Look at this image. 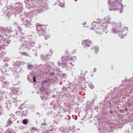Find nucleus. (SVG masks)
<instances>
[{
    "label": "nucleus",
    "mask_w": 133,
    "mask_h": 133,
    "mask_svg": "<svg viewBox=\"0 0 133 133\" xmlns=\"http://www.w3.org/2000/svg\"><path fill=\"white\" fill-rule=\"evenodd\" d=\"M57 65L59 66H61V65L62 64V63L61 62L59 61L57 62Z\"/></svg>",
    "instance_id": "54"
},
{
    "label": "nucleus",
    "mask_w": 133,
    "mask_h": 133,
    "mask_svg": "<svg viewBox=\"0 0 133 133\" xmlns=\"http://www.w3.org/2000/svg\"><path fill=\"white\" fill-rule=\"evenodd\" d=\"M97 95H94V98L92 100V102H91L90 103V101H88L87 102V104H88L89 105H92V104H93L94 103V101L97 98Z\"/></svg>",
    "instance_id": "22"
},
{
    "label": "nucleus",
    "mask_w": 133,
    "mask_h": 133,
    "mask_svg": "<svg viewBox=\"0 0 133 133\" xmlns=\"http://www.w3.org/2000/svg\"><path fill=\"white\" fill-rule=\"evenodd\" d=\"M13 25L17 28V26H19L18 23H14L13 24Z\"/></svg>",
    "instance_id": "41"
},
{
    "label": "nucleus",
    "mask_w": 133,
    "mask_h": 133,
    "mask_svg": "<svg viewBox=\"0 0 133 133\" xmlns=\"http://www.w3.org/2000/svg\"><path fill=\"white\" fill-rule=\"evenodd\" d=\"M33 48V49L32 50L33 51H34V49H35V50H37V47H36V46H34Z\"/></svg>",
    "instance_id": "60"
},
{
    "label": "nucleus",
    "mask_w": 133,
    "mask_h": 133,
    "mask_svg": "<svg viewBox=\"0 0 133 133\" xmlns=\"http://www.w3.org/2000/svg\"><path fill=\"white\" fill-rule=\"evenodd\" d=\"M22 39H21V42H24V43L21 46V49L24 50H29L34 44V43L31 41V37H30L21 36Z\"/></svg>",
    "instance_id": "4"
},
{
    "label": "nucleus",
    "mask_w": 133,
    "mask_h": 133,
    "mask_svg": "<svg viewBox=\"0 0 133 133\" xmlns=\"http://www.w3.org/2000/svg\"><path fill=\"white\" fill-rule=\"evenodd\" d=\"M12 123V122L11 121V120L9 118L5 126L6 127H8L10 126Z\"/></svg>",
    "instance_id": "26"
},
{
    "label": "nucleus",
    "mask_w": 133,
    "mask_h": 133,
    "mask_svg": "<svg viewBox=\"0 0 133 133\" xmlns=\"http://www.w3.org/2000/svg\"><path fill=\"white\" fill-rule=\"evenodd\" d=\"M37 27L36 29L37 30V34L39 36L45 35L46 33V27L43 25H41L39 24H36Z\"/></svg>",
    "instance_id": "9"
},
{
    "label": "nucleus",
    "mask_w": 133,
    "mask_h": 133,
    "mask_svg": "<svg viewBox=\"0 0 133 133\" xmlns=\"http://www.w3.org/2000/svg\"><path fill=\"white\" fill-rule=\"evenodd\" d=\"M10 116H11V117H10L9 118V119L11 120V121L12 122L16 120V118L14 115L12 114H11Z\"/></svg>",
    "instance_id": "27"
},
{
    "label": "nucleus",
    "mask_w": 133,
    "mask_h": 133,
    "mask_svg": "<svg viewBox=\"0 0 133 133\" xmlns=\"http://www.w3.org/2000/svg\"><path fill=\"white\" fill-rule=\"evenodd\" d=\"M21 34H22V33H20L19 32H15V34L12 35V36L14 38H16L18 39V40L20 39L21 41V39H22L21 36H24L20 35Z\"/></svg>",
    "instance_id": "19"
},
{
    "label": "nucleus",
    "mask_w": 133,
    "mask_h": 133,
    "mask_svg": "<svg viewBox=\"0 0 133 133\" xmlns=\"http://www.w3.org/2000/svg\"><path fill=\"white\" fill-rule=\"evenodd\" d=\"M114 102V101H113L111 100H109L107 102H105L106 105H107V107H108V106L110 107L113 106Z\"/></svg>",
    "instance_id": "23"
},
{
    "label": "nucleus",
    "mask_w": 133,
    "mask_h": 133,
    "mask_svg": "<svg viewBox=\"0 0 133 133\" xmlns=\"http://www.w3.org/2000/svg\"><path fill=\"white\" fill-rule=\"evenodd\" d=\"M58 4L59 6L61 7H62L64 5V4L61 3L59 2L58 3Z\"/></svg>",
    "instance_id": "45"
},
{
    "label": "nucleus",
    "mask_w": 133,
    "mask_h": 133,
    "mask_svg": "<svg viewBox=\"0 0 133 133\" xmlns=\"http://www.w3.org/2000/svg\"><path fill=\"white\" fill-rule=\"evenodd\" d=\"M51 79H46L45 80L43 81L42 82V86L43 87L41 88L40 89V91H41V95L40 97L42 100H43L46 99L47 96L48 95V92L47 90H44L43 89L44 87H45V84H49L48 83L51 82Z\"/></svg>",
    "instance_id": "6"
},
{
    "label": "nucleus",
    "mask_w": 133,
    "mask_h": 133,
    "mask_svg": "<svg viewBox=\"0 0 133 133\" xmlns=\"http://www.w3.org/2000/svg\"><path fill=\"white\" fill-rule=\"evenodd\" d=\"M75 127L74 126L72 127H69V131H72L75 129Z\"/></svg>",
    "instance_id": "37"
},
{
    "label": "nucleus",
    "mask_w": 133,
    "mask_h": 133,
    "mask_svg": "<svg viewBox=\"0 0 133 133\" xmlns=\"http://www.w3.org/2000/svg\"><path fill=\"white\" fill-rule=\"evenodd\" d=\"M111 18L109 16L105 17L103 19H96V21H98L100 25H103L105 29H107L108 27L107 24H109L110 23V20Z\"/></svg>",
    "instance_id": "8"
},
{
    "label": "nucleus",
    "mask_w": 133,
    "mask_h": 133,
    "mask_svg": "<svg viewBox=\"0 0 133 133\" xmlns=\"http://www.w3.org/2000/svg\"><path fill=\"white\" fill-rule=\"evenodd\" d=\"M30 21L28 19H24L23 22H22V23L24 25L25 27L30 28L31 27V25Z\"/></svg>",
    "instance_id": "18"
},
{
    "label": "nucleus",
    "mask_w": 133,
    "mask_h": 133,
    "mask_svg": "<svg viewBox=\"0 0 133 133\" xmlns=\"http://www.w3.org/2000/svg\"><path fill=\"white\" fill-rule=\"evenodd\" d=\"M66 57H61V61L62 62V66L63 68H66L67 66V64L66 63H65L64 62L65 61H68V60L69 59V58L67 59V58H66Z\"/></svg>",
    "instance_id": "20"
},
{
    "label": "nucleus",
    "mask_w": 133,
    "mask_h": 133,
    "mask_svg": "<svg viewBox=\"0 0 133 133\" xmlns=\"http://www.w3.org/2000/svg\"><path fill=\"white\" fill-rule=\"evenodd\" d=\"M33 81L34 82H36V77H33Z\"/></svg>",
    "instance_id": "57"
},
{
    "label": "nucleus",
    "mask_w": 133,
    "mask_h": 133,
    "mask_svg": "<svg viewBox=\"0 0 133 133\" xmlns=\"http://www.w3.org/2000/svg\"><path fill=\"white\" fill-rule=\"evenodd\" d=\"M119 116L120 118H123L124 117V116L122 114H120L119 115Z\"/></svg>",
    "instance_id": "53"
},
{
    "label": "nucleus",
    "mask_w": 133,
    "mask_h": 133,
    "mask_svg": "<svg viewBox=\"0 0 133 133\" xmlns=\"http://www.w3.org/2000/svg\"><path fill=\"white\" fill-rule=\"evenodd\" d=\"M17 30L19 31V32L20 33H22V34L23 35L25 34L24 32H22V28L20 27V26H19L17 27Z\"/></svg>",
    "instance_id": "28"
},
{
    "label": "nucleus",
    "mask_w": 133,
    "mask_h": 133,
    "mask_svg": "<svg viewBox=\"0 0 133 133\" xmlns=\"http://www.w3.org/2000/svg\"><path fill=\"white\" fill-rule=\"evenodd\" d=\"M127 87L128 88H127V89H130V88L131 87H132L131 86V85L130 84H128L127 85Z\"/></svg>",
    "instance_id": "58"
},
{
    "label": "nucleus",
    "mask_w": 133,
    "mask_h": 133,
    "mask_svg": "<svg viewBox=\"0 0 133 133\" xmlns=\"http://www.w3.org/2000/svg\"><path fill=\"white\" fill-rule=\"evenodd\" d=\"M3 83L6 85L8 84H9V82L8 81L3 82Z\"/></svg>",
    "instance_id": "47"
},
{
    "label": "nucleus",
    "mask_w": 133,
    "mask_h": 133,
    "mask_svg": "<svg viewBox=\"0 0 133 133\" xmlns=\"http://www.w3.org/2000/svg\"><path fill=\"white\" fill-rule=\"evenodd\" d=\"M70 118V116L69 115H67L65 118V119L67 120H69Z\"/></svg>",
    "instance_id": "51"
},
{
    "label": "nucleus",
    "mask_w": 133,
    "mask_h": 133,
    "mask_svg": "<svg viewBox=\"0 0 133 133\" xmlns=\"http://www.w3.org/2000/svg\"><path fill=\"white\" fill-rule=\"evenodd\" d=\"M72 63L71 62H70L69 64H68V66H70L71 67H72Z\"/></svg>",
    "instance_id": "59"
},
{
    "label": "nucleus",
    "mask_w": 133,
    "mask_h": 133,
    "mask_svg": "<svg viewBox=\"0 0 133 133\" xmlns=\"http://www.w3.org/2000/svg\"><path fill=\"white\" fill-rule=\"evenodd\" d=\"M70 88L71 89V88L70 87H63V90H64L65 91H68V89Z\"/></svg>",
    "instance_id": "34"
},
{
    "label": "nucleus",
    "mask_w": 133,
    "mask_h": 133,
    "mask_svg": "<svg viewBox=\"0 0 133 133\" xmlns=\"http://www.w3.org/2000/svg\"><path fill=\"white\" fill-rule=\"evenodd\" d=\"M121 23L120 22L116 24L115 22H112L111 23L112 26V30L111 31L115 34H117L119 32H121L122 27L121 26Z\"/></svg>",
    "instance_id": "7"
},
{
    "label": "nucleus",
    "mask_w": 133,
    "mask_h": 133,
    "mask_svg": "<svg viewBox=\"0 0 133 133\" xmlns=\"http://www.w3.org/2000/svg\"><path fill=\"white\" fill-rule=\"evenodd\" d=\"M8 65H9L7 63H5L4 65V66L6 67L8 66Z\"/></svg>",
    "instance_id": "63"
},
{
    "label": "nucleus",
    "mask_w": 133,
    "mask_h": 133,
    "mask_svg": "<svg viewBox=\"0 0 133 133\" xmlns=\"http://www.w3.org/2000/svg\"><path fill=\"white\" fill-rule=\"evenodd\" d=\"M37 0H25L24 2L26 5V7L28 9H30L32 7L37 5L36 1Z\"/></svg>",
    "instance_id": "11"
},
{
    "label": "nucleus",
    "mask_w": 133,
    "mask_h": 133,
    "mask_svg": "<svg viewBox=\"0 0 133 133\" xmlns=\"http://www.w3.org/2000/svg\"><path fill=\"white\" fill-rule=\"evenodd\" d=\"M36 115H38V117H40V113L39 112H37L36 113Z\"/></svg>",
    "instance_id": "61"
},
{
    "label": "nucleus",
    "mask_w": 133,
    "mask_h": 133,
    "mask_svg": "<svg viewBox=\"0 0 133 133\" xmlns=\"http://www.w3.org/2000/svg\"><path fill=\"white\" fill-rule=\"evenodd\" d=\"M22 55L25 56H28L27 53L25 52H22Z\"/></svg>",
    "instance_id": "44"
},
{
    "label": "nucleus",
    "mask_w": 133,
    "mask_h": 133,
    "mask_svg": "<svg viewBox=\"0 0 133 133\" xmlns=\"http://www.w3.org/2000/svg\"><path fill=\"white\" fill-rule=\"evenodd\" d=\"M88 85L89 88L91 89H93L94 88V86L91 82L89 83Z\"/></svg>",
    "instance_id": "31"
},
{
    "label": "nucleus",
    "mask_w": 133,
    "mask_h": 133,
    "mask_svg": "<svg viewBox=\"0 0 133 133\" xmlns=\"http://www.w3.org/2000/svg\"><path fill=\"white\" fill-rule=\"evenodd\" d=\"M76 57H75L74 56H72V57H69V58H70V59L71 61H73V58H75V59H76Z\"/></svg>",
    "instance_id": "48"
},
{
    "label": "nucleus",
    "mask_w": 133,
    "mask_h": 133,
    "mask_svg": "<svg viewBox=\"0 0 133 133\" xmlns=\"http://www.w3.org/2000/svg\"><path fill=\"white\" fill-rule=\"evenodd\" d=\"M121 32L119 34V36L121 37V38H122L124 36L127 35L128 33V29L127 28H124L123 29H121Z\"/></svg>",
    "instance_id": "15"
},
{
    "label": "nucleus",
    "mask_w": 133,
    "mask_h": 133,
    "mask_svg": "<svg viewBox=\"0 0 133 133\" xmlns=\"http://www.w3.org/2000/svg\"><path fill=\"white\" fill-rule=\"evenodd\" d=\"M59 75H61L62 76H63V77H64V78L66 77V74H65L64 73H62L61 74H58Z\"/></svg>",
    "instance_id": "43"
},
{
    "label": "nucleus",
    "mask_w": 133,
    "mask_h": 133,
    "mask_svg": "<svg viewBox=\"0 0 133 133\" xmlns=\"http://www.w3.org/2000/svg\"><path fill=\"white\" fill-rule=\"evenodd\" d=\"M53 72H50L49 73V74L50 76H53L55 75V72L54 71H53Z\"/></svg>",
    "instance_id": "42"
},
{
    "label": "nucleus",
    "mask_w": 133,
    "mask_h": 133,
    "mask_svg": "<svg viewBox=\"0 0 133 133\" xmlns=\"http://www.w3.org/2000/svg\"><path fill=\"white\" fill-rule=\"evenodd\" d=\"M34 66L33 65L31 64H28L27 65V67L28 69L31 70Z\"/></svg>",
    "instance_id": "32"
},
{
    "label": "nucleus",
    "mask_w": 133,
    "mask_h": 133,
    "mask_svg": "<svg viewBox=\"0 0 133 133\" xmlns=\"http://www.w3.org/2000/svg\"><path fill=\"white\" fill-rule=\"evenodd\" d=\"M18 64L19 65H24L26 64V62L24 61H18Z\"/></svg>",
    "instance_id": "29"
},
{
    "label": "nucleus",
    "mask_w": 133,
    "mask_h": 133,
    "mask_svg": "<svg viewBox=\"0 0 133 133\" xmlns=\"http://www.w3.org/2000/svg\"><path fill=\"white\" fill-rule=\"evenodd\" d=\"M40 6V7H42L43 10L44 11L47 10L49 8L46 3H42Z\"/></svg>",
    "instance_id": "21"
},
{
    "label": "nucleus",
    "mask_w": 133,
    "mask_h": 133,
    "mask_svg": "<svg viewBox=\"0 0 133 133\" xmlns=\"http://www.w3.org/2000/svg\"><path fill=\"white\" fill-rule=\"evenodd\" d=\"M29 108L30 109L33 110H35V109L36 108L35 106L33 105H29Z\"/></svg>",
    "instance_id": "33"
},
{
    "label": "nucleus",
    "mask_w": 133,
    "mask_h": 133,
    "mask_svg": "<svg viewBox=\"0 0 133 133\" xmlns=\"http://www.w3.org/2000/svg\"><path fill=\"white\" fill-rule=\"evenodd\" d=\"M19 65V64H18V62H15L13 64V66L14 67L13 70H15L17 68Z\"/></svg>",
    "instance_id": "25"
},
{
    "label": "nucleus",
    "mask_w": 133,
    "mask_h": 133,
    "mask_svg": "<svg viewBox=\"0 0 133 133\" xmlns=\"http://www.w3.org/2000/svg\"><path fill=\"white\" fill-rule=\"evenodd\" d=\"M8 71L11 74H12L14 73L15 72L16 73H19L20 72H23L24 71L23 69L19 68L18 67L15 70H12V68H10L9 69Z\"/></svg>",
    "instance_id": "12"
},
{
    "label": "nucleus",
    "mask_w": 133,
    "mask_h": 133,
    "mask_svg": "<svg viewBox=\"0 0 133 133\" xmlns=\"http://www.w3.org/2000/svg\"><path fill=\"white\" fill-rule=\"evenodd\" d=\"M37 11H38V10H36L35 9L34 10H32L29 11L26 14V17H27L29 18H30V20L31 19H32V17H34L36 14L35 13V12H37ZM31 21L30 20V21Z\"/></svg>",
    "instance_id": "13"
},
{
    "label": "nucleus",
    "mask_w": 133,
    "mask_h": 133,
    "mask_svg": "<svg viewBox=\"0 0 133 133\" xmlns=\"http://www.w3.org/2000/svg\"><path fill=\"white\" fill-rule=\"evenodd\" d=\"M6 133H11V131L10 130H7L6 131Z\"/></svg>",
    "instance_id": "62"
},
{
    "label": "nucleus",
    "mask_w": 133,
    "mask_h": 133,
    "mask_svg": "<svg viewBox=\"0 0 133 133\" xmlns=\"http://www.w3.org/2000/svg\"><path fill=\"white\" fill-rule=\"evenodd\" d=\"M71 68L72 67L68 65V66H67V67H66V69L67 70H70Z\"/></svg>",
    "instance_id": "40"
},
{
    "label": "nucleus",
    "mask_w": 133,
    "mask_h": 133,
    "mask_svg": "<svg viewBox=\"0 0 133 133\" xmlns=\"http://www.w3.org/2000/svg\"><path fill=\"white\" fill-rule=\"evenodd\" d=\"M13 101L14 103H16L17 102V100L16 99L14 98L13 100Z\"/></svg>",
    "instance_id": "64"
},
{
    "label": "nucleus",
    "mask_w": 133,
    "mask_h": 133,
    "mask_svg": "<svg viewBox=\"0 0 133 133\" xmlns=\"http://www.w3.org/2000/svg\"><path fill=\"white\" fill-rule=\"evenodd\" d=\"M51 54H52V51L51 50H50V52L49 53V54H45L44 56L43 55H41V59L46 61H48V60L49 59V57L50 56Z\"/></svg>",
    "instance_id": "16"
},
{
    "label": "nucleus",
    "mask_w": 133,
    "mask_h": 133,
    "mask_svg": "<svg viewBox=\"0 0 133 133\" xmlns=\"http://www.w3.org/2000/svg\"><path fill=\"white\" fill-rule=\"evenodd\" d=\"M11 27H9L6 28L0 27V42L2 43V45L0 46V51L5 49V46H6L9 44L10 42L8 41L3 36V35L7 36L6 33L10 34L12 30Z\"/></svg>",
    "instance_id": "2"
},
{
    "label": "nucleus",
    "mask_w": 133,
    "mask_h": 133,
    "mask_svg": "<svg viewBox=\"0 0 133 133\" xmlns=\"http://www.w3.org/2000/svg\"><path fill=\"white\" fill-rule=\"evenodd\" d=\"M54 130V129H50L48 131V132L49 133H52V132Z\"/></svg>",
    "instance_id": "52"
},
{
    "label": "nucleus",
    "mask_w": 133,
    "mask_h": 133,
    "mask_svg": "<svg viewBox=\"0 0 133 133\" xmlns=\"http://www.w3.org/2000/svg\"><path fill=\"white\" fill-rule=\"evenodd\" d=\"M47 125V124L46 123H42L41 124V127L43 128V126H46Z\"/></svg>",
    "instance_id": "39"
},
{
    "label": "nucleus",
    "mask_w": 133,
    "mask_h": 133,
    "mask_svg": "<svg viewBox=\"0 0 133 133\" xmlns=\"http://www.w3.org/2000/svg\"><path fill=\"white\" fill-rule=\"evenodd\" d=\"M91 49L93 50L94 51L96 52V54H97L99 52V48L98 46H94L91 48Z\"/></svg>",
    "instance_id": "24"
},
{
    "label": "nucleus",
    "mask_w": 133,
    "mask_h": 133,
    "mask_svg": "<svg viewBox=\"0 0 133 133\" xmlns=\"http://www.w3.org/2000/svg\"><path fill=\"white\" fill-rule=\"evenodd\" d=\"M119 112L120 113H124V110H123L120 109L119 110Z\"/></svg>",
    "instance_id": "55"
},
{
    "label": "nucleus",
    "mask_w": 133,
    "mask_h": 133,
    "mask_svg": "<svg viewBox=\"0 0 133 133\" xmlns=\"http://www.w3.org/2000/svg\"><path fill=\"white\" fill-rule=\"evenodd\" d=\"M103 122H101L99 123L98 130L99 131V133H109L108 132L111 130L110 129L112 128V127L107 125L105 126L106 128H104L103 127V128L100 127H101V124Z\"/></svg>",
    "instance_id": "10"
},
{
    "label": "nucleus",
    "mask_w": 133,
    "mask_h": 133,
    "mask_svg": "<svg viewBox=\"0 0 133 133\" xmlns=\"http://www.w3.org/2000/svg\"><path fill=\"white\" fill-rule=\"evenodd\" d=\"M5 79L4 76H3L0 77V81H2L4 80Z\"/></svg>",
    "instance_id": "38"
},
{
    "label": "nucleus",
    "mask_w": 133,
    "mask_h": 133,
    "mask_svg": "<svg viewBox=\"0 0 133 133\" xmlns=\"http://www.w3.org/2000/svg\"><path fill=\"white\" fill-rule=\"evenodd\" d=\"M82 44L84 46V48H87L89 47L92 44V42L91 40L89 39L85 40L82 43Z\"/></svg>",
    "instance_id": "14"
},
{
    "label": "nucleus",
    "mask_w": 133,
    "mask_h": 133,
    "mask_svg": "<svg viewBox=\"0 0 133 133\" xmlns=\"http://www.w3.org/2000/svg\"><path fill=\"white\" fill-rule=\"evenodd\" d=\"M11 95L12 96L13 95H19L21 93L20 89L18 88L16 89H14L12 88L11 89Z\"/></svg>",
    "instance_id": "17"
},
{
    "label": "nucleus",
    "mask_w": 133,
    "mask_h": 133,
    "mask_svg": "<svg viewBox=\"0 0 133 133\" xmlns=\"http://www.w3.org/2000/svg\"><path fill=\"white\" fill-rule=\"evenodd\" d=\"M122 0H111L109 1L108 3L110 5L109 6L110 11L119 10L120 13L123 12L124 8L123 4H121Z\"/></svg>",
    "instance_id": "3"
},
{
    "label": "nucleus",
    "mask_w": 133,
    "mask_h": 133,
    "mask_svg": "<svg viewBox=\"0 0 133 133\" xmlns=\"http://www.w3.org/2000/svg\"><path fill=\"white\" fill-rule=\"evenodd\" d=\"M23 15H21L20 16L19 18L21 19V21H22V22H23L24 19H25L24 17H23Z\"/></svg>",
    "instance_id": "35"
},
{
    "label": "nucleus",
    "mask_w": 133,
    "mask_h": 133,
    "mask_svg": "<svg viewBox=\"0 0 133 133\" xmlns=\"http://www.w3.org/2000/svg\"><path fill=\"white\" fill-rule=\"evenodd\" d=\"M3 56V55L1 53H0V61L2 59Z\"/></svg>",
    "instance_id": "46"
},
{
    "label": "nucleus",
    "mask_w": 133,
    "mask_h": 133,
    "mask_svg": "<svg viewBox=\"0 0 133 133\" xmlns=\"http://www.w3.org/2000/svg\"><path fill=\"white\" fill-rule=\"evenodd\" d=\"M10 59L8 57H5L3 60L4 62H8L10 61Z\"/></svg>",
    "instance_id": "36"
},
{
    "label": "nucleus",
    "mask_w": 133,
    "mask_h": 133,
    "mask_svg": "<svg viewBox=\"0 0 133 133\" xmlns=\"http://www.w3.org/2000/svg\"><path fill=\"white\" fill-rule=\"evenodd\" d=\"M7 104V105H6V107L7 108H9L10 107V104L9 103H8Z\"/></svg>",
    "instance_id": "56"
},
{
    "label": "nucleus",
    "mask_w": 133,
    "mask_h": 133,
    "mask_svg": "<svg viewBox=\"0 0 133 133\" xmlns=\"http://www.w3.org/2000/svg\"><path fill=\"white\" fill-rule=\"evenodd\" d=\"M28 122V119H25L22 121V123L24 125H26L27 124Z\"/></svg>",
    "instance_id": "30"
},
{
    "label": "nucleus",
    "mask_w": 133,
    "mask_h": 133,
    "mask_svg": "<svg viewBox=\"0 0 133 133\" xmlns=\"http://www.w3.org/2000/svg\"><path fill=\"white\" fill-rule=\"evenodd\" d=\"M37 116H35V117L34 118H35V119L36 121V123L37 124L38 123V122L37 119Z\"/></svg>",
    "instance_id": "50"
},
{
    "label": "nucleus",
    "mask_w": 133,
    "mask_h": 133,
    "mask_svg": "<svg viewBox=\"0 0 133 133\" xmlns=\"http://www.w3.org/2000/svg\"><path fill=\"white\" fill-rule=\"evenodd\" d=\"M98 21H96L95 22H94L91 24L92 27L91 28V30H93L95 28V32L98 35H99L101 34L107 29H105L103 25H100V24L99 23Z\"/></svg>",
    "instance_id": "5"
},
{
    "label": "nucleus",
    "mask_w": 133,
    "mask_h": 133,
    "mask_svg": "<svg viewBox=\"0 0 133 133\" xmlns=\"http://www.w3.org/2000/svg\"><path fill=\"white\" fill-rule=\"evenodd\" d=\"M31 129L32 130L34 131H37V129L36 127H32V128Z\"/></svg>",
    "instance_id": "49"
},
{
    "label": "nucleus",
    "mask_w": 133,
    "mask_h": 133,
    "mask_svg": "<svg viewBox=\"0 0 133 133\" xmlns=\"http://www.w3.org/2000/svg\"><path fill=\"white\" fill-rule=\"evenodd\" d=\"M23 9L22 3L20 2L17 3L15 4V6H12L10 7V8L4 7L3 10V16L10 17L12 14L16 15L21 13Z\"/></svg>",
    "instance_id": "1"
}]
</instances>
